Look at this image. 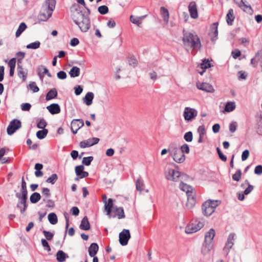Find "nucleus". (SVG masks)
<instances>
[{"label": "nucleus", "mask_w": 262, "mask_h": 262, "mask_svg": "<svg viewBox=\"0 0 262 262\" xmlns=\"http://www.w3.org/2000/svg\"><path fill=\"white\" fill-rule=\"evenodd\" d=\"M136 189L141 192L144 189V183L142 180L138 179L136 182Z\"/></svg>", "instance_id": "47"}, {"label": "nucleus", "mask_w": 262, "mask_h": 262, "mask_svg": "<svg viewBox=\"0 0 262 262\" xmlns=\"http://www.w3.org/2000/svg\"><path fill=\"white\" fill-rule=\"evenodd\" d=\"M130 237L131 235L129 230L124 229L119 234V243L123 246H126L127 245Z\"/></svg>", "instance_id": "10"}, {"label": "nucleus", "mask_w": 262, "mask_h": 262, "mask_svg": "<svg viewBox=\"0 0 262 262\" xmlns=\"http://www.w3.org/2000/svg\"><path fill=\"white\" fill-rule=\"evenodd\" d=\"M41 243L42 247L45 250H47L48 252H50L51 250V247L47 239L44 238L41 239Z\"/></svg>", "instance_id": "55"}, {"label": "nucleus", "mask_w": 262, "mask_h": 262, "mask_svg": "<svg viewBox=\"0 0 262 262\" xmlns=\"http://www.w3.org/2000/svg\"><path fill=\"white\" fill-rule=\"evenodd\" d=\"M180 151L181 152H182V153L184 155H185V154H189L190 152L189 146L188 144H187L186 143L183 144V145H182L180 147Z\"/></svg>", "instance_id": "51"}, {"label": "nucleus", "mask_w": 262, "mask_h": 262, "mask_svg": "<svg viewBox=\"0 0 262 262\" xmlns=\"http://www.w3.org/2000/svg\"><path fill=\"white\" fill-rule=\"evenodd\" d=\"M42 233H43L45 236L46 237L47 241H51L54 237V233H52L50 231L43 230Z\"/></svg>", "instance_id": "54"}, {"label": "nucleus", "mask_w": 262, "mask_h": 262, "mask_svg": "<svg viewBox=\"0 0 262 262\" xmlns=\"http://www.w3.org/2000/svg\"><path fill=\"white\" fill-rule=\"evenodd\" d=\"M236 105L235 102L229 101L227 102L224 107V112H231L234 111Z\"/></svg>", "instance_id": "30"}, {"label": "nucleus", "mask_w": 262, "mask_h": 262, "mask_svg": "<svg viewBox=\"0 0 262 262\" xmlns=\"http://www.w3.org/2000/svg\"><path fill=\"white\" fill-rule=\"evenodd\" d=\"M28 87L33 91V93H37L39 91V88L35 82H31Z\"/></svg>", "instance_id": "49"}, {"label": "nucleus", "mask_w": 262, "mask_h": 262, "mask_svg": "<svg viewBox=\"0 0 262 262\" xmlns=\"http://www.w3.org/2000/svg\"><path fill=\"white\" fill-rule=\"evenodd\" d=\"M213 66L210 62L209 59L204 58L202 60V63L200 64V68L202 69L206 70L209 68H211Z\"/></svg>", "instance_id": "37"}, {"label": "nucleus", "mask_w": 262, "mask_h": 262, "mask_svg": "<svg viewBox=\"0 0 262 262\" xmlns=\"http://www.w3.org/2000/svg\"><path fill=\"white\" fill-rule=\"evenodd\" d=\"M184 139L186 141L188 142H191L193 140L192 132L191 131L186 132L184 135Z\"/></svg>", "instance_id": "48"}, {"label": "nucleus", "mask_w": 262, "mask_h": 262, "mask_svg": "<svg viewBox=\"0 0 262 262\" xmlns=\"http://www.w3.org/2000/svg\"><path fill=\"white\" fill-rule=\"evenodd\" d=\"M169 153L177 163H182L185 160V155L182 154L176 146H171V149L169 150Z\"/></svg>", "instance_id": "7"}, {"label": "nucleus", "mask_w": 262, "mask_h": 262, "mask_svg": "<svg viewBox=\"0 0 262 262\" xmlns=\"http://www.w3.org/2000/svg\"><path fill=\"white\" fill-rule=\"evenodd\" d=\"M218 25L219 23L215 22L212 24L210 29V32L209 33V35L211 37V40L212 42L214 43L216 40L217 38L218 35Z\"/></svg>", "instance_id": "13"}, {"label": "nucleus", "mask_w": 262, "mask_h": 262, "mask_svg": "<svg viewBox=\"0 0 262 262\" xmlns=\"http://www.w3.org/2000/svg\"><path fill=\"white\" fill-rule=\"evenodd\" d=\"M208 203L204 202L202 205V211L204 215L206 216H210L214 212V210L208 204Z\"/></svg>", "instance_id": "18"}, {"label": "nucleus", "mask_w": 262, "mask_h": 262, "mask_svg": "<svg viewBox=\"0 0 262 262\" xmlns=\"http://www.w3.org/2000/svg\"><path fill=\"white\" fill-rule=\"evenodd\" d=\"M242 171L241 169H238L236 172L232 175V178L233 180L238 182L240 181L242 177Z\"/></svg>", "instance_id": "46"}, {"label": "nucleus", "mask_w": 262, "mask_h": 262, "mask_svg": "<svg viewBox=\"0 0 262 262\" xmlns=\"http://www.w3.org/2000/svg\"><path fill=\"white\" fill-rule=\"evenodd\" d=\"M160 11L161 12L162 16L163 18V20L166 21L168 22L169 17V13L168 9L164 7H161L160 8Z\"/></svg>", "instance_id": "33"}, {"label": "nucleus", "mask_w": 262, "mask_h": 262, "mask_svg": "<svg viewBox=\"0 0 262 262\" xmlns=\"http://www.w3.org/2000/svg\"><path fill=\"white\" fill-rule=\"evenodd\" d=\"M83 91V88L82 86L77 85L74 87V93L76 96L80 95Z\"/></svg>", "instance_id": "58"}, {"label": "nucleus", "mask_w": 262, "mask_h": 262, "mask_svg": "<svg viewBox=\"0 0 262 262\" xmlns=\"http://www.w3.org/2000/svg\"><path fill=\"white\" fill-rule=\"evenodd\" d=\"M18 76L21 78L23 81H25L27 79V75H28V71L26 70V71H20L17 73Z\"/></svg>", "instance_id": "50"}, {"label": "nucleus", "mask_w": 262, "mask_h": 262, "mask_svg": "<svg viewBox=\"0 0 262 262\" xmlns=\"http://www.w3.org/2000/svg\"><path fill=\"white\" fill-rule=\"evenodd\" d=\"M235 236V233H231L229 234L228 237L227 241L226 243L225 246L224 248V250L226 252L227 255L228 254L230 249L232 247L234 244L232 241L234 240Z\"/></svg>", "instance_id": "17"}, {"label": "nucleus", "mask_w": 262, "mask_h": 262, "mask_svg": "<svg viewBox=\"0 0 262 262\" xmlns=\"http://www.w3.org/2000/svg\"><path fill=\"white\" fill-rule=\"evenodd\" d=\"M196 86L198 89L207 92L212 93L214 91L212 85L208 83L199 82L196 83Z\"/></svg>", "instance_id": "16"}, {"label": "nucleus", "mask_w": 262, "mask_h": 262, "mask_svg": "<svg viewBox=\"0 0 262 262\" xmlns=\"http://www.w3.org/2000/svg\"><path fill=\"white\" fill-rule=\"evenodd\" d=\"M130 21L133 24H136V25H137L138 27H140V26L142 24L141 21H140V20H139V19L138 17H135L132 15L130 16Z\"/></svg>", "instance_id": "56"}, {"label": "nucleus", "mask_w": 262, "mask_h": 262, "mask_svg": "<svg viewBox=\"0 0 262 262\" xmlns=\"http://www.w3.org/2000/svg\"><path fill=\"white\" fill-rule=\"evenodd\" d=\"M48 132V129H41V130H39L36 133V137L38 139L42 140L46 137Z\"/></svg>", "instance_id": "36"}, {"label": "nucleus", "mask_w": 262, "mask_h": 262, "mask_svg": "<svg viewBox=\"0 0 262 262\" xmlns=\"http://www.w3.org/2000/svg\"><path fill=\"white\" fill-rule=\"evenodd\" d=\"M196 203L195 198L191 195H187V202L186 203V207L188 209H191L195 206Z\"/></svg>", "instance_id": "26"}, {"label": "nucleus", "mask_w": 262, "mask_h": 262, "mask_svg": "<svg viewBox=\"0 0 262 262\" xmlns=\"http://www.w3.org/2000/svg\"><path fill=\"white\" fill-rule=\"evenodd\" d=\"M179 187L181 190H182L183 191H185L186 193H188L190 189H192V187L191 186L187 185L186 183H184L182 181L180 183Z\"/></svg>", "instance_id": "39"}, {"label": "nucleus", "mask_w": 262, "mask_h": 262, "mask_svg": "<svg viewBox=\"0 0 262 262\" xmlns=\"http://www.w3.org/2000/svg\"><path fill=\"white\" fill-rule=\"evenodd\" d=\"M237 128V123L236 122H232L229 125V130L231 133H234Z\"/></svg>", "instance_id": "63"}, {"label": "nucleus", "mask_w": 262, "mask_h": 262, "mask_svg": "<svg viewBox=\"0 0 262 262\" xmlns=\"http://www.w3.org/2000/svg\"><path fill=\"white\" fill-rule=\"evenodd\" d=\"M198 115V111L193 108L186 107L183 113L185 120L190 122L194 119Z\"/></svg>", "instance_id": "9"}, {"label": "nucleus", "mask_w": 262, "mask_h": 262, "mask_svg": "<svg viewBox=\"0 0 262 262\" xmlns=\"http://www.w3.org/2000/svg\"><path fill=\"white\" fill-rule=\"evenodd\" d=\"M57 76L58 79L63 80L67 78V75L64 71H60L57 73Z\"/></svg>", "instance_id": "59"}, {"label": "nucleus", "mask_w": 262, "mask_h": 262, "mask_svg": "<svg viewBox=\"0 0 262 262\" xmlns=\"http://www.w3.org/2000/svg\"><path fill=\"white\" fill-rule=\"evenodd\" d=\"M171 165L175 167L177 169H179V166L174 163H170ZM166 178L167 180L177 182L179 180V178H181L182 180H185L186 178H189V176L186 173H182L178 170L168 168L165 172Z\"/></svg>", "instance_id": "4"}, {"label": "nucleus", "mask_w": 262, "mask_h": 262, "mask_svg": "<svg viewBox=\"0 0 262 262\" xmlns=\"http://www.w3.org/2000/svg\"><path fill=\"white\" fill-rule=\"evenodd\" d=\"M234 18L235 17L234 16L233 10L232 9H230L226 15V21L227 24L230 26L232 25Z\"/></svg>", "instance_id": "27"}, {"label": "nucleus", "mask_w": 262, "mask_h": 262, "mask_svg": "<svg viewBox=\"0 0 262 262\" xmlns=\"http://www.w3.org/2000/svg\"><path fill=\"white\" fill-rule=\"evenodd\" d=\"M100 139L98 138L93 137L92 138L88 139L86 140H83L79 143V146L82 148L89 147L97 144L99 142Z\"/></svg>", "instance_id": "12"}, {"label": "nucleus", "mask_w": 262, "mask_h": 262, "mask_svg": "<svg viewBox=\"0 0 262 262\" xmlns=\"http://www.w3.org/2000/svg\"><path fill=\"white\" fill-rule=\"evenodd\" d=\"M57 174L56 173H53L47 179L46 182L47 183H51V184L53 185L57 181Z\"/></svg>", "instance_id": "44"}, {"label": "nucleus", "mask_w": 262, "mask_h": 262, "mask_svg": "<svg viewBox=\"0 0 262 262\" xmlns=\"http://www.w3.org/2000/svg\"><path fill=\"white\" fill-rule=\"evenodd\" d=\"M58 92L55 88H53L49 91L46 96V99L47 101L54 99L57 97Z\"/></svg>", "instance_id": "25"}, {"label": "nucleus", "mask_w": 262, "mask_h": 262, "mask_svg": "<svg viewBox=\"0 0 262 262\" xmlns=\"http://www.w3.org/2000/svg\"><path fill=\"white\" fill-rule=\"evenodd\" d=\"M113 211L116 212L118 219H121L125 218V215L124 214V211L123 207H118L117 206H115V209Z\"/></svg>", "instance_id": "29"}, {"label": "nucleus", "mask_w": 262, "mask_h": 262, "mask_svg": "<svg viewBox=\"0 0 262 262\" xmlns=\"http://www.w3.org/2000/svg\"><path fill=\"white\" fill-rule=\"evenodd\" d=\"M21 122L20 120L17 119H14L10 121L8 126L7 128V132L8 135L11 136L14 133L21 128Z\"/></svg>", "instance_id": "8"}, {"label": "nucleus", "mask_w": 262, "mask_h": 262, "mask_svg": "<svg viewBox=\"0 0 262 262\" xmlns=\"http://www.w3.org/2000/svg\"><path fill=\"white\" fill-rule=\"evenodd\" d=\"M183 44L186 47H189L191 48L194 49L201 47V43L200 38L196 34H193L189 32H186L185 30L183 31Z\"/></svg>", "instance_id": "3"}, {"label": "nucleus", "mask_w": 262, "mask_h": 262, "mask_svg": "<svg viewBox=\"0 0 262 262\" xmlns=\"http://www.w3.org/2000/svg\"><path fill=\"white\" fill-rule=\"evenodd\" d=\"M247 77V74L245 72L240 71L238 72V80H245Z\"/></svg>", "instance_id": "60"}, {"label": "nucleus", "mask_w": 262, "mask_h": 262, "mask_svg": "<svg viewBox=\"0 0 262 262\" xmlns=\"http://www.w3.org/2000/svg\"><path fill=\"white\" fill-rule=\"evenodd\" d=\"M48 220L52 225H55L58 222V218L56 214L54 212L50 213L48 216Z\"/></svg>", "instance_id": "35"}, {"label": "nucleus", "mask_w": 262, "mask_h": 262, "mask_svg": "<svg viewBox=\"0 0 262 262\" xmlns=\"http://www.w3.org/2000/svg\"><path fill=\"white\" fill-rule=\"evenodd\" d=\"M238 5L245 12L251 13L253 11L251 6L245 4L243 0H241V3L238 4Z\"/></svg>", "instance_id": "34"}, {"label": "nucleus", "mask_w": 262, "mask_h": 262, "mask_svg": "<svg viewBox=\"0 0 262 262\" xmlns=\"http://www.w3.org/2000/svg\"><path fill=\"white\" fill-rule=\"evenodd\" d=\"M128 63L129 66H132L133 68H135L138 65V60L134 56H132L128 58Z\"/></svg>", "instance_id": "43"}, {"label": "nucleus", "mask_w": 262, "mask_h": 262, "mask_svg": "<svg viewBox=\"0 0 262 262\" xmlns=\"http://www.w3.org/2000/svg\"><path fill=\"white\" fill-rule=\"evenodd\" d=\"M31 107V105L29 103H23L21 104V109L23 111H29Z\"/></svg>", "instance_id": "61"}, {"label": "nucleus", "mask_w": 262, "mask_h": 262, "mask_svg": "<svg viewBox=\"0 0 262 262\" xmlns=\"http://www.w3.org/2000/svg\"><path fill=\"white\" fill-rule=\"evenodd\" d=\"M94 97L93 93L88 92L85 96L83 98V102L88 106L91 105L93 103V100Z\"/></svg>", "instance_id": "23"}, {"label": "nucleus", "mask_w": 262, "mask_h": 262, "mask_svg": "<svg viewBox=\"0 0 262 262\" xmlns=\"http://www.w3.org/2000/svg\"><path fill=\"white\" fill-rule=\"evenodd\" d=\"M83 120L81 119H73L71 123V130L74 135H75L77 131L84 126Z\"/></svg>", "instance_id": "11"}, {"label": "nucleus", "mask_w": 262, "mask_h": 262, "mask_svg": "<svg viewBox=\"0 0 262 262\" xmlns=\"http://www.w3.org/2000/svg\"><path fill=\"white\" fill-rule=\"evenodd\" d=\"M84 169V167L83 165H80L75 166V171L76 176L77 177H79L81 174V173L83 171Z\"/></svg>", "instance_id": "52"}, {"label": "nucleus", "mask_w": 262, "mask_h": 262, "mask_svg": "<svg viewBox=\"0 0 262 262\" xmlns=\"http://www.w3.org/2000/svg\"><path fill=\"white\" fill-rule=\"evenodd\" d=\"M27 26L25 23H24V22L21 23L19 24V27L16 31V33H15L16 37L17 38V37H19L20 36V35L21 34V33L27 29Z\"/></svg>", "instance_id": "32"}, {"label": "nucleus", "mask_w": 262, "mask_h": 262, "mask_svg": "<svg viewBox=\"0 0 262 262\" xmlns=\"http://www.w3.org/2000/svg\"><path fill=\"white\" fill-rule=\"evenodd\" d=\"M47 125V122L43 118H41L36 124L37 127L40 129H46Z\"/></svg>", "instance_id": "45"}, {"label": "nucleus", "mask_w": 262, "mask_h": 262, "mask_svg": "<svg viewBox=\"0 0 262 262\" xmlns=\"http://www.w3.org/2000/svg\"><path fill=\"white\" fill-rule=\"evenodd\" d=\"M94 159V157L93 156H89L83 158L82 160V163L83 166H90L91 164V162L93 161Z\"/></svg>", "instance_id": "41"}, {"label": "nucleus", "mask_w": 262, "mask_h": 262, "mask_svg": "<svg viewBox=\"0 0 262 262\" xmlns=\"http://www.w3.org/2000/svg\"><path fill=\"white\" fill-rule=\"evenodd\" d=\"M80 71V69L78 67L76 66H74L71 69L69 73L71 77L75 78L78 77L79 76Z\"/></svg>", "instance_id": "31"}, {"label": "nucleus", "mask_w": 262, "mask_h": 262, "mask_svg": "<svg viewBox=\"0 0 262 262\" xmlns=\"http://www.w3.org/2000/svg\"><path fill=\"white\" fill-rule=\"evenodd\" d=\"M40 42L39 41H36L33 42H31L26 46V48L29 49H37L40 47Z\"/></svg>", "instance_id": "40"}, {"label": "nucleus", "mask_w": 262, "mask_h": 262, "mask_svg": "<svg viewBox=\"0 0 262 262\" xmlns=\"http://www.w3.org/2000/svg\"><path fill=\"white\" fill-rule=\"evenodd\" d=\"M254 173L257 175H260L262 174V165H257L254 169Z\"/></svg>", "instance_id": "64"}, {"label": "nucleus", "mask_w": 262, "mask_h": 262, "mask_svg": "<svg viewBox=\"0 0 262 262\" xmlns=\"http://www.w3.org/2000/svg\"><path fill=\"white\" fill-rule=\"evenodd\" d=\"M114 201L113 199L110 198L104 204V210L109 217H111V213L115 209V206H114L113 204Z\"/></svg>", "instance_id": "15"}, {"label": "nucleus", "mask_w": 262, "mask_h": 262, "mask_svg": "<svg viewBox=\"0 0 262 262\" xmlns=\"http://www.w3.org/2000/svg\"><path fill=\"white\" fill-rule=\"evenodd\" d=\"M41 195L37 192H33L30 196V202L32 204H36L41 199Z\"/></svg>", "instance_id": "28"}, {"label": "nucleus", "mask_w": 262, "mask_h": 262, "mask_svg": "<svg viewBox=\"0 0 262 262\" xmlns=\"http://www.w3.org/2000/svg\"><path fill=\"white\" fill-rule=\"evenodd\" d=\"M216 151L218 154L219 158L223 162H226L227 160V158L226 156L223 154V153L222 152L221 149L217 147L216 148Z\"/></svg>", "instance_id": "53"}, {"label": "nucleus", "mask_w": 262, "mask_h": 262, "mask_svg": "<svg viewBox=\"0 0 262 262\" xmlns=\"http://www.w3.org/2000/svg\"><path fill=\"white\" fill-rule=\"evenodd\" d=\"M41 192L43 195L49 198L51 196V192L50 189L47 187H43L41 188Z\"/></svg>", "instance_id": "57"}, {"label": "nucleus", "mask_w": 262, "mask_h": 262, "mask_svg": "<svg viewBox=\"0 0 262 262\" xmlns=\"http://www.w3.org/2000/svg\"><path fill=\"white\" fill-rule=\"evenodd\" d=\"M215 230L211 228L205 234L204 242L201 249L202 254H207L212 248V241L215 236Z\"/></svg>", "instance_id": "5"}, {"label": "nucleus", "mask_w": 262, "mask_h": 262, "mask_svg": "<svg viewBox=\"0 0 262 262\" xmlns=\"http://www.w3.org/2000/svg\"><path fill=\"white\" fill-rule=\"evenodd\" d=\"M188 10L190 17L192 18L196 19L198 17V11L196 3L194 1L191 2L188 6Z\"/></svg>", "instance_id": "14"}, {"label": "nucleus", "mask_w": 262, "mask_h": 262, "mask_svg": "<svg viewBox=\"0 0 262 262\" xmlns=\"http://www.w3.org/2000/svg\"><path fill=\"white\" fill-rule=\"evenodd\" d=\"M205 202L208 203V204H210V206L212 207L214 211H215L216 207H217L221 204V201L219 200H211L209 199Z\"/></svg>", "instance_id": "38"}, {"label": "nucleus", "mask_w": 262, "mask_h": 262, "mask_svg": "<svg viewBox=\"0 0 262 262\" xmlns=\"http://www.w3.org/2000/svg\"><path fill=\"white\" fill-rule=\"evenodd\" d=\"M16 58H12L10 59L8 62V66L10 68L13 69L15 68L16 67Z\"/></svg>", "instance_id": "62"}, {"label": "nucleus", "mask_w": 262, "mask_h": 262, "mask_svg": "<svg viewBox=\"0 0 262 262\" xmlns=\"http://www.w3.org/2000/svg\"><path fill=\"white\" fill-rule=\"evenodd\" d=\"M55 5V0H46L38 15V20L46 21L51 17Z\"/></svg>", "instance_id": "2"}, {"label": "nucleus", "mask_w": 262, "mask_h": 262, "mask_svg": "<svg viewBox=\"0 0 262 262\" xmlns=\"http://www.w3.org/2000/svg\"><path fill=\"white\" fill-rule=\"evenodd\" d=\"M71 11L74 23L82 32H87L91 27V23L89 16L85 15V12L81 10V7L76 3L72 5Z\"/></svg>", "instance_id": "1"}, {"label": "nucleus", "mask_w": 262, "mask_h": 262, "mask_svg": "<svg viewBox=\"0 0 262 262\" xmlns=\"http://www.w3.org/2000/svg\"><path fill=\"white\" fill-rule=\"evenodd\" d=\"M204 226L203 222L198 221V220H192L191 222L188 224L185 228V232L187 234H191L197 232L201 229Z\"/></svg>", "instance_id": "6"}, {"label": "nucleus", "mask_w": 262, "mask_h": 262, "mask_svg": "<svg viewBox=\"0 0 262 262\" xmlns=\"http://www.w3.org/2000/svg\"><path fill=\"white\" fill-rule=\"evenodd\" d=\"M99 250V246L96 243H92L89 248V254L91 257L96 255Z\"/></svg>", "instance_id": "22"}, {"label": "nucleus", "mask_w": 262, "mask_h": 262, "mask_svg": "<svg viewBox=\"0 0 262 262\" xmlns=\"http://www.w3.org/2000/svg\"><path fill=\"white\" fill-rule=\"evenodd\" d=\"M49 112L52 115L58 114L60 112V107L57 103H52L47 107Z\"/></svg>", "instance_id": "19"}, {"label": "nucleus", "mask_w": 262, "mask_h": 262, "mask_svg": "<svg viewBox=\"0 0 262 262\" xmlns=\"http://www.w3.org/2000/svg\"><path fill=\"white\" fill-rule=\"evenodd\" d=\"M68 258V254L61 250H58L56 254V258L58 262H64Z\"/></svg>", "instance_id": "20"}, {"label": "nucleus", "mask_w": 262, "mask_h": 262, "mask_svg": "<svg viewBox=\"0 0 262 262\" xmlns=\"http://www.w3.org/2000/svg\"><path fill=\"white\" fill-rule=\"evenodd\" d=\"M79 228L81 230L86 231L91 229V225L86 216H85L82 219Z\"/></svg>", "instance_id": "21"}, {"label": "nucleus", "mask_w": 262, "mask_h": 262, "mask_svg": "<svg viewBox=\"0 0 262 262\" xmlns=\"http://www.w3.org/2000/svg\"><path fill=\"white\" fill-rule=\"evenodd\" d=\"M15 196L18 199L19 203L28 200V191H19V192H16Z\"/></svg>", "instance_id": "24"}, {"label": "nucleus", "mask_w": 262, "mask_h": 262, "mask_svg": "<svg viewBox=\"0 0 262 262\" xmlns=\"http://www.w3.org/2000/svg\"><path fill=\"white\" fill-rule=\"evenodd\" d=\"M98 12L101 15H105L109 11L108 7L106 5H102L98 8Z\"/></svg>", "instance_id": "42"}]
</instances>
